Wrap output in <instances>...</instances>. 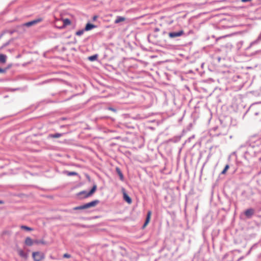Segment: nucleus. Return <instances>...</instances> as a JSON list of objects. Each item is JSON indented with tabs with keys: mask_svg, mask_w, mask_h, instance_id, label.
I'll return each instance as SVG.
<instances>
[{
	"mask_svg": "<svg viewBox=\"0 0 261 261\" xmlns=\"http://www.w3.org/2000/svg\"><path fill=\"white\" fill-rule=\"evenodd\" d=\"M32 256L34 261H41L44 258V254L38 251L33 252Z\"/></svg>",
	"mask_w": 261,
	"mask_h": 261,
	"instance_id": "nucleus-1",
	"label": "nucleus"
},
{
	"mask_svg": "<svg viewBox=\"0 0 261 261\" xmlns=\"http://www.w3.org/2000/svg\"><path fill=\"white\" fill-rule=\"evenodd\" d=\"M184 31L183 30H180L178 32H172L168 34L169 37L170 38H174L178 37H180L184 34Z\"/></svg>",
	"mask_w": 261,
	"mask_h": 261,
	"instance_id": "nucleus-2",
	"label": "nucleus"
},
{
	"mask_svg": "<svg viewBox=\"0 0 261 261\" xmlns=\"http://www.w3.org/2000/svg\"><path fill=\"white\" fill-rule=\"evenodd\" d=\"M43 20V19L41 18H39L37 19H36L35 20H33L31 21L27 22L24 24V25L27 27H30L32 25H33L34 24H36L38 23H39L41 22Z\"/></svg>",
	"mask_w": 261,
	"mask_h": 261,
	"instance_id": "nucleus-3",
	"label": "nucleus"
},
{
	"mask_svg": "<svg viewBox=\"0 0 261 261\" xmlns=\"http://www.w3.org/2000/svg\"><path fill=\"white\" fill-rule=\"evenodd\" d=\"M255 210L252 208L247 209L244 212V214L247 218L250 219L254 214Z\"/></svg>",
	"mask_w": 261,
	"mask_h": 261,
	"instance_id": "nucleus-4",
	"label": "nucleus"
},
{
	"mask_svg": "<svg viewBox=\"0 0 261 261\" xmlns=\"http://www.w3.org/2000/svg\"><path fill=\"white\" fill-rule=\"evenodd\" d=\"M100 202L98 200H95L90 202L85 203L86 208H88L91 207H94Z\"/></svg>",
	"mask_w": 261,
	"mask_h": 261,
	"instance_id": "nucleus-5",
	"label": "nucleus"
},
{
	"mask_svg": "<svg viewBox=\"0 0 261 261\" xmlns=\"http://www.w3.org/2000/svg\"><path fill=\"white\" fill-rule=\"evenodd\" d=\"M261 42V33L258 35V37L256 39L251 42L249 45V46L247 48V49H249L253 45L257 44Z\"/></svg>",
	"mask_w": 261,
	"mask_h": 261,
	"instance_id": "nucleus-6",
	"label": "nucleus"
},
{
	"mask_svg": "<svg viewBox=\"0 0 261 261\" xmlns=\"http://www.w3.org/2000/svg\"><path fill=\"white\" fill-rule=\"evenodd\" d=\"M123 199L127 202L128 204H130L132 202V200L131 198L126 193V192L124 191V189H123Z\"/></svg>",
	"mask_w": 261,
	"mask_h": 261,
	"instance_id": "nucleus-7",
	"label": "nucleus"
},
{
	"mask_svg": "<svg viewBox=\"0 0 261 261\" xmlns=\"http://www.w3.org/2000/svg\"><path fill=\"white\" fill-rule=\"evenodd\" d=\"M88 193V192L87 191H82L79 192L77 195L80 197V199H84L89 197L87 196Z\"/></svg>",
	"mask_w": 261,
	"mask_h": 261,
	"instance_id": "nucleus-8",
	"label": "nucleus"
},
{
	"mask_svg": "<svg viewBox=\"0 0 261 261\" xmlns=\"http://www.w3.org/2000/svg\"><path fill=\"white\" fill-rule=\"evenodd\" d=\"M95 28H96V25L91 24L90 23H88L86 24L84 28V30H85L86 31H89Z\"/></svg>",
	"mask_w": 261,
	"mask_h": 261,
	"instance_id": "nucleus-9",
	"label": "nucleus"
},
{
	"mask_svg": "<svg viewBox=\"0 0 261 261\" xmlns=\"http://www.w3.org/2000/svg\"><path fill=\"white\" fill-rule=\"evenodd\" d=\"M25 244L29 246H31L34 243V241H33L31 238L27 237L25 240Z\"/></svg>",
	"mask_w": 261,
	"mask_h": 261,
	"instance_id": "nucleus-10",
	"label": "nucleus"
},
{
	"mask_svg": "<svg viewBox=\"0 0 261 261\" xmlns=\"http://www.w3.org/2000/svg\"><path fill=\"white\" fill-rule=\"evenodd\" d=\"M116 171L117 173L118 174V175H119L120 179L121 181H123L124 180V176H123V173L121 172L120 169L119 167H116Z\"/></svg>",
	"mask_w": 261,
	"mask_h": 261,
	"instance_id": "nucleus-11",
	"label": "nucleus"
},
{
	"mask_svg": "<svg viewBox=\"0 0 261 261\" xmlns=\"http://www.w3.org/2000/svg\"><path fill=\"white\" fill-rule=\"evenodd\" d=\"M18 253L20 256H21L22 258H24V259H27L28 257V254L24 252L21 249L18 250Z\"/></svg>",
	"mask_w": 261,
	"mask_h": 261,
	"instance_id": "nucleus-12",
	"label": "nucleus"
},
{
	"mask_svg": "<svg viewBox=\"0 0 261 261\" xmlns=\"http://www.w3.org/2000/svg\"><path fill=\"white\" fill-rule=\"evenodd\" d=\"M64 133H56L54 134H49L48 137L50 138H59L63 136Z\"/></svg>",
	"mask_w": 261,
	"mask_h": 261,
	"instance_id": "nucleus-13",
	"label": "nucleus"
},
{
	"mask_svg": "<svg viewBox=\"0 0 261 261\" xmlns=\"http://www.w3.org/2000/svg\"><path fill=\"white\" fill-rule=\"evenodd\" d=\"M125 20V18L123 16H117L114 23L117 24Z\"/></svg>",
	"mask_w": 261,
	"mask_h": 261,
	"instance_id": "nucleus-14",
	"label": "nucleus"
},
{
	"mask_svg": "<svg viewBox=\"0 0 261 261\" xmlns=\"http://www.w3.org/2000/svg\"><path fill=\"white\" fill-rule=\"evenodd\" d=\"M97 189V185L94 184L90 191L88 192V196H92Z\"/></svg>",
	"mask_w": 261,
	"mask_h": 261,
	"instance_id": "nucleus-15",
	"label": "nucleus"
},
{
	"mask_svg": "<svg viewBox=\"0 0 261 261\" xmlns=\"http://www.w3.org/2000/svg\"><path fill=\"white\" fill-rule=\"evenodd\" d=\"M7 56L4 54H0V63L4 64L6 62Z\"/></svg>",
	"mask_w": 261,
	"mask_h": 261,
	"instance_id": "nucleus-16",
	"label": "nucleus"
},
{
	"mask_svg": "<svg viewBox=\"0 0 261 261\" xmlns=\"http://www.w3.org/2000/svg\"><path fill=\"white\" fill-rule=\"evenodd\" d=\"M98 57V55L97 54H95L93 56H89L88 58V60L90 61L93 62L97 60Z\"/></svg>",
	"mask_w": 261,
	"mask_h": 261,
	"instance_id": "nucleus-17",
	"label": "nucleus"
},
{
	"mask_svg": "<svg viewBox=\"0 0 261 261\" xmlns=\"http://www.w3.org/2000/svg\"><path fill=\"white\" fill-rule=\"evenodd\" d=\"M68 176H72V175H77V173L76 172H70L68 171H65L64 172Z\"/></svg>",
	"mask_w": 261,
	"mask_h": 261,
	"instance_id": "nucleus-18",
	"label": "nucleus"
},
{
	"mask_svg": "<svg viewBox=\"0 0 261 261\" xmlns=\"http://www.w3.org/2000/svg\"><path fill=\"white\" fill-rule=\"evenodd\" d=\"M84 209H86L85 204L83 205H82L74 207L73 208V210H84Z\"/></svg>",
	"mask_w": 261,
	"mask_h": 261,
	"instance_id": "nucleus-19",
	"label": "nucleus"
},
{
	"mask_svg": "<svg viewBox=\"0 0 261 261\" xmlns=\"http://www.w3.org/2000/svg\"><path fill=\"white\" fill-rule=\"evenodd\" d=\"M34 243L36 244H43L45 245L46 244V242H45L43 240H36L34 241Z\"/></svg>",
	"mask_w": 261,
	"mask_h": 261,
	"instance_id": "nucleus-20",
	"label": "nucleus"
},
{
	"mask_svg": "<svg viewBox=\"0 0 261 261\" xmlns=\"http://www.w3.org/2000/svg\"><path fill=\"white\" fill-rule=\"evenodd\" d=\"M63 25L64 26H67L68 25L70 24V23H71L70 20L68 18L64 19H63Z\"/></svg>",
	"mask_w": 261,
	"mask_h": 261,
	"instance_id": "nucleus-21",
	"label": "nucleus"
},
{
	"mask_svg": "<svg viewBox=\"0 0 261 261\" xmlns=\"http://www.w3.org/2000/svg\"><path fill=\"white\" fill-rule=\"evenodd\" d=\"M151 215V212L150 211H148L147 212V217H146V220H145V222L146 223H149Z\"/></svg>",
	"mask_w": 261,
	"mask_h": 261,
	"instance_id": "nucleus-22",
	"label": "nucleus"
},
{
	"mask_svg": "<svg viewBox=\"0 0 261 261\" xmlns=\"http://www.w3.org/2000/svg\"><path fill=\"white\" fill-rule=\"evenodd\" d=\"M20 228L21 229H24V230H28V231H31V230H33L32 228L28 227V226H25V225H21L20 226Z\"/></svg>",
	"mask_w": 261,
	"mask_h": 261,
	"instance_id": "nucleus-23",
	"label": "nucleus"
},
{
	"mask_svg": "<svg viewBox=\"0 0 261 261\" xmlns=\"http://www.w3.org/2000/svg\"><path fill=\"white\" fill-rule=\"evenodd\" d=\"M86 31L85 30H84V29H82V30H79L77 31L76 33H75V35H77V36H81L83 34L84 32Z\"/></svg>",
	"mask_w": 261,
	"mask_h": 261,
	"instance_id": "nucleus-24",
	"label": "nucleus"
},
{
	"mask_svg": "<svg viewBox=\"0 0 261 261\" xmlns=\"http://www.w3.org/2000/svg\"><path fill=\"white\" fill-rule=\"evenodd\" d=\"M229 166L228 165H226L225 166V168H224V169L221 172V174H224L226 173V172L227 171V170L229 169Z\"/></svg>",
	"mask_w": 261,
	"mask_h": 261,
	"instance_id": "nucleus-25",
	"label": "nucleus"
},
{
	"mask_svg": "<svg viewBox=\"0 0 261 261\" xmlns=\"http://www.w3.org/2000/svg\"><path fill=\"white\" fill-rule=\"evenodd\" d=\"M8 70V68H2L0 67V73H5Z\"/></svg>",
	"mask_w": 261,
	"mask_h": 261,
	"instance_id": "nucleus-26",
	"label": "nucleus"
},
{
	"mask_svg": "<svg viewBox=\"0 0 261 261\" xmlns=\"http://www.w3.org/2000/svg\"><path fill=\"white\" fill-rule=\"evenodd\" d=\"M107 109L109 110L112 111H113V112H114L115 113L117 112V110L116 109L113 108V107H108L107 108Z\"/></svg>",
	"mask_w": 261,
	"mask_h": 261,
	"instance_id": "nucleus-27",
	"label": "nucleus"
},
{
	"mask_svg": "<svg viewBox=\"0 0 261 261\" xmlns=\"http://www.w3.org/2000/svg\"><path fill=\"white\" fill-rule=\"evenodd\" d=\"M10 42L9 41L5 43V44H3V45L0 48V49H2V48H3L4 47L7 46V45H8L9 44Z\"/></svg>",
	"mask_w": 261,
	"mask_h": 261,
	"instance_id": "nucleus-28",
	"label": "nucleus"
},
{
	"mask_svg": "<svg viewBox=\"0 0 261 261\" xmlns=\"http://www.w3.org/2000/svg\"><path fill=\"white\" fill-rule=\"evenodd\" d=\"M63 257L64 258H70L71 257V255L69 254L65 253L63 255Z\"/></svg>",
	"mask_w": 261,
	"mask_h": 261,
	"instance_id": "nucleus-29",
	"label": "nucleus"
},
{
	"mask_svg": "<svg viewBox=\"0 0 261 261\" xmlns=\"http://www.w3.org/2000/svg\"><path fill=\"white\" fill-rule=\"evenodd\" d=\"M252 0H241V2H243V3H246V2H250Z\"/></svg>",
	"mask_w": 261,
	"mask_h": 261,
	"instance_id": "nucleus-30",
	"label": "nucleus"
},
{
	"mask_svg": "<svg viewBox=\"0 0 261 261\" xmlns=\"http://www.w3.org/2000/svg\"><path fill=\"white\" fill-rule=\"evenodd\" d=\"M148 223H146V222H145L144 224H143V228H145V226L147 225Z\"/></svg>",
	"mask_w": 261,
	"mask_h": 261,
	"instance_id": "nucleus-31",
	"label": "nucleus"
},
{
	"mask_svg": "<svg viewBox=\"0 0 261 261\" xmlns=\"http://www.w3.org/2000/svg\"><path fill=\"white\" fill-rule=\"evenodd\" d=\"M97 18V16H94L93 17V20L95 21L96 20Z\"/></svg>",
	"mask_w": 261,
	"mask_h": 261,
	"instance_id": "nucleus-32",
	"label": "nucleus"
},
{
	"mask_svg": "<svg viewBox=\"0 0 261 261\" xmlns=\"http://www.w3.org/2000/svg\"><path fill=\"white\" fill-rule=\"evenodd\" d=\"M154 31H155V32H158V31H159V28H155V29H154Z\"/></svg>",
	"mask_w": 261,
	"mask_h": 261,
	"instance_id": "nucleus-33",
	"label": "nucleus"
},
{
	"mask_svg": "<svg viewBox=\"0 0 261 261\" xmlns=\"http://www.w3.org/2000/svg\"><path fill=\"white\" fill-rule=\"evenodd\" d=\"M11 67V65L10 64V65H8L6 68H8V70Z\"/></svg>",
	"mask_w": 261,
	"mask_h": 261,
	"instance_id": "nucleus-34",
	"label": "nucleus"
},
{
	"mask_svg": "<svg viewBox=\"0 0 261 261\" xmlns=\"http://www.w3.org/2000/svg\"><path fill=\"white\" fill-rule=\"evenodd\" d=\"M4 35V33H2L1 35H0V39H1V38L2 37V36H3Z\"/></svg>",
	"mask_w": 261,
	"mask_h": 261,
	"instance_id": "nucleus-35",
	"label": "nucleus"
},
{
	"mask_svg": "<svg viewBox=\"0 0 261 261\" xmlns=\"http://www.w3.org/2000/svg\"><path fill=\"white\" fill-rule=\"evenodd\" d=\"M4 202L3 200H0V204H3Z\"/></svg>",
	"mask_w": 261,
	"mask_h": 261,
	"instance_id": "nucleus-36",
	"label": "nucleus"
},
{
	"mask_svg": "<svg viewBox=\"0 0 261 261\" xmlns=\"http://www.w3.org/2000/svg\"><path fill=\"white\" fill-rule=\"evenodd\" d=\"M226 134V133H223L222 135H225Z\"/></svg>",
	"mask_w": 261,
	"mask_h": 261,
	"instance_id": "nucleus-37",
	"label": "nucleus"
}]
</instances>
